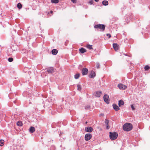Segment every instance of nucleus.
Listing matches in <instances>:
<instances>
[{"mask_svg":"<svg viewBox=\"0 0 150 150\" xmlns=\"http://www.w3.org/2000/svg\"><path fill=\"white\" fill-rule=\"evenodd\" d=\"M132 125L130 123H126L123 126V129L126 131H129L131 130L132 129Z\"/></svg>","mask_w":150,"mask_h":150,"instance_id":"obj_1","label":"nucleus"},{"mask_svg":"<svg viewBox=\"0 0 150 150\" xmlns=\"http://www.w3.org/2000/svg\"><path fill=\"white\" fill-rule=\"evenodd\" d=\"M105 26L104 25L98 24L95 25L94 26V28L97 29H100V31H103L105 29Z\"/></svg>","mask_w":150,"mask_h":150,"instance_id":"obj_2","label":"nucleus"},{"mask_svg":"<svg viewBox=\"0 0 150 150\" xmlns=\"http://www.w3.org/2000/svg\"><path fill=\"white\" fill-rule=\"evenodd\" d=\"M110 137L112 140H115L117 139L118 136V134L117 133L114 132H110Z\"/></svg>","mask_w":150,"mask_h":150,"instance_id":"obj_3","label":"nucleus"},{"mask_svg":"<svg viewBox=\"0 0 150 150\" xmlns=\"http://www.w3.org/2000/svg\"><path fill=\"white\" fill-rule=\"evenodd\" d=\"M92 137V135L91 134H86L85 136V139L86 141H88Z\"/></svg>","mask_w":150,"mask_h":150,"instance_id":"obj_4","label":"nucleus"},{"mask_svg":"<svg viewBox=\"0 0 150 150\" xmlns=\"http://www.w3.org/2000/svg\"><path fill=\"white\" fill-rule=\"evenodd\" d=\"M103 99L105 102L107 104H108L109 103V98L108 95H105L103 97Z\"/></svg>","mask_w":150,"mask_h":150,"instance_id":"obj_5","label":"nucleus"},{"mask_svg":"<svg viewBox=\"0 0 150 150\" xmlns=\"http://www.w3.org/2000/svg\"><path fill=\"white\" fill-rule=\"evenodd\" d=\"M102 93L101 91H98L95 92L93 93L94 96L97 97H99L101 95Z\"/></svg>","mask_w":150,"mask_h":150,"instance_id":"obj_6","label":"nucleus"},{"mask_svg":"<svg viewBox=\"0 0 150 150\" xmlns=\"http://www.w3.org/2000/svg\"><path fill=\"white\" fill-rule=\"evenodd\" d=\"M93 130V129L91 127H87L85 128V131L86 132H91Z\"/></svg>","mask_w":150,"mask_h":150,"instance_id":"obj_7","label":"nucleus"},{"mask_svg":"<svg viewBox=\"0 0 150 150\" xmlns=\"http://www.w3.org/2000/svg\"><path fill=\"white\" fill-rule=\"evenodd\" d=\"M117 86L120 89L124 90L127 88V86L122 84H118Z\"/></svg>","mask_w":150,"mask_h":150,"instance_id":"obj_8","label":"nucleus"},{"mask_svg":"<svg viewBox=\"0 0 150 150\" xmlns=\"http://www.w3.org/2000/svg\"><path fill=\"white\" fill-rule=\"evenodd\" d=\"M88 69L86 68H83L82 70V74L83 75H86L88 73Z\"/></svg>","mask_w":150,"mask_h":150,"instance_id":"obj_9","label":"nucleus"},{"mask_svg":"<svg viewBox=\"0 0 150 150\" xmlns=\"http://www.w3.org/2000/svg\"><path fill=\"white\" fill-rule=\"evenodd\" d=\"M113 47L115 51L117 50L119 48V45L117 43H113Z\"/></svg>","mask_w":150,"mask_h":150,"instance_id":"obj_10","label":"nucleus"},{"mask_svg":"<svg viewBox=\"0 0 150 150\" xmlns=\"http://www.w3.org/2000/svg\"><path fill=\"white\" fill-rule=\"evenodd\" d=\"M96 76V74L95 72L93 71H92L90 73L89 77L90 78H93L94 77Z\"/></svg>","mask_w":150,"mask_h":150,"instance_id":"obj_11","label":"nucleus"},{"mask_svg":"<svg viewBox=\"0 0 150 150\" xmlns=\"http://www.w3.org/2000/svg\"><path fill=\"white\" fill-rule=\"evenodd\" d=\"M113 108L115 110V111H117L120 110V108L116 104H114L112 105Z\"/></svg>","mask_w":150,"mask_h":150,"instance_id":"obj_12","label":"nucleus"},{"mask_svg":"<svg viewBox=\"0 0 150 150\" xmlns=\"http://www.w3.org/2000/svg\"><path fill=\"white\" fill-rule=\"evenodd\" d=\"M47 72L50 73H52L54 72V69L52 67H50L47 69Z\"/></svg>","mask_w":150,"mask_h":150,"instance_id":"obj_13","label":"nucleus"},{"mask_svg":"<svg viewBox=\"0 0 150 150\" xmlns=\"http://www.w3.org/2000/svg\"><path fill=\"white\" fill-rule=\"evenodd\" d=\"M35 131V128L34 127H31L29 129V131L31 133L34 132Z\"/></svg>","mask_w":150,"mask_h":150,"instance_id":"obj_14","label":"nucleus"},{"mask_svg":"<svg viewBox=\"0 0 150 150\" xmlns=\"http://www.w3.org/2000/svg\"><path fill=\"white\" fill-rule=\"evenodd\" d=\"M52 53L53 55H56L58 53V50L56 49H54L52 50Z\"/></svg>","mask_w":150,"mask_h":150,"instance_id":"obj_15","label":"nucleus"},{"mask_svg":"<svg viewBox=\"0 0 150 150\" xmlns=\"http://www.w3.org/2000/svg\"><path fill=\"white\" fill-rule=\"evenodd\" d=\"M105 124H106V125L107 126V127H106L107 129H108L109 128V127L108 125V123H109V121L108 120L106 119L105 120Z\"/></svg>","mask_w":150,"mask_h":150,"instance_id":"obj_16","label":"nucleus"},{"mask_svg":"<svg viewBox=\"0 0 150 150\" xmlns=\"http://www.w3.org/2000/svg\"><path fill=\"white\" fill-rule=\"evenodd\" d=\"M124 104V101L122 100L119 101L118 105L119 107L123 105Z\"/></svg>","mask_w":150,"mask_h":150,"instance_id":"obj_17","label":"nucleus"},{"mask_svg":"<svg viewBox=\"0 0 150 150\" xmlns=\"http://www.w3.org/2000/svg\"><path fill=\"white\" fill-rule=\"evenodd\" d=\"M79 50L81 53H83L86 52V49L83 48H81V49H79Z\"/></svg>","mask_w":150,"mask_h":150,"instance_id":"obj_18","label":"nucleus"},{"mask_svg":"<svg viewBox=\"0 0 150 150\" xmlns=\"http://www.w3.org/2000/svg\"><path fill=\"white\" fill-rule=\"evenodd\" d=\"M102 3L105 6H107L108 4V1H103L102 2Z\"/></svg>","mask_w":150,"mask_h":150,"instance_id":"obj_19","label":"nucleus"},{"mask_svg":"<svg viewBox=\"0 0 150 150\" xmlns=\"http://www.w3.org/2000/svg\"><path fill=\"white\" fill-rule=\"evenodd\" d=\"M150 69V67L148 65H146L144 67V69L145 71H147L149 69Z\"/></svg>","mask_w":150,"mask_h":150,"instance_id":"obj_20","label":"nucleus"},{"mask_svg":"<svg viewBox=\"0 0 150 150\" xmlns=\"http://www.w3.org/2000/svg\"><path fill=\"white\" fill-rule=\"evenodd\" d=\"M51 3L57 4L59 2V0H51Z\"/></svg>","mask_w":150,"mask_h":150,"instance_id":"obj_21","label":"nucleus"},{"mask_svg":"<svg viewBox=\"0 0 150 150\" xmlns=\"http://www.w3.org/2000/svg\"><path fill=\"white\" fill-rule=\"evenodd\" d=\"M17 7L19 9H21L22 8V4L20 3H19L17 4Z\"/></svg>","mask_w":150,"mask_h":150,"instance_id":"obj_22","label":"nucleus"},{"mask_svg":"<svg viewBox=\"0 0 150 150\" xmlns=\"http://www.w3.org/2000/svg\"><path fill=\"white\" fill-rule=\"evenodd\" d=\"M4 143V141L3 140H0V146H2L3 145Z\"/></svg>","mask_w":150,"mask_h":150,"instance_id":"obj_23","label":"nucleus"},{"mask_svg":"<svg viewBox=\"0 0 150 150\" xmlns=\"http://www.w3.org/2000/svg\"><path fill=\"white\" fill-rule=\"evenodd\" d=\"M17 125L19 126H21L22 125V122L18 121L17 123Z\"/></svg>","mask_w":150,"mask_h":150,"instance_id":"obj_24","label":"nucleus"},{"mask_svg":"<svg viewBox=\"0 0 150 150\" xmlns=\"http://www.w3.org/2000/svg\"><path fill=\"white\" fill-rule=\"evenodd\" d=\"M79 76H80V74H76L74 76V77L75 79H78L79 77Z\"/></svg>","mask_w":150,"mask_h":150,"instance_id":"obj_25","label":"nucleus"},{"mask_svg":"<svg viewBox=\"0 0 150 150\" xmlns=\"http://www.w3.org/2000/svg\"><path fill=\"white\" fill-rule=\"evenodd\" d=\"M86 47L90 50H91L93 48L92 45H87Z\"/></svg>","mask_w":150,"mask_h":150,"instance_id":"obj_26","label":"nucleus"},{"mask_svg":"<svg viewBox=\"0 0 150 150\" xmlns=\"http://www.w3.org/2000/svg\"><path fill=\"white\" fill-rule=\"evenodd\" d=\"M8 60L9 62H11L13 61V59L12 57H10L8 59Z\"/></svg>","mask_w":150,"mask_h":150,"instance_id":"obj_27","label":"nucleus"},{"mask_svg":"<svg viewBox=\"0 0 150 150\" xmlns=\"http://www.w3.org/2000/svg\"><path fill=\"white\" fill-rule=\"evenodd\" d=\"M78 89L79 90H80L81 89V87L80 85L78 84L77 85Z\"/></svg>","mask_w":150,"mask_h":150,"instance_id":"obj_28","label":"nucleus"},{"mask_svg":"<svg viewBox=\"0 0 150 150\" xmlns=\"http://www.w3.org/2000/svg\"><path fill=\"white\" fill-rule=\"evenodd\" d=\"M96 67L97 69H99L100 68V65L98 63H96Z\"/></svg>","mask_w":150,"mask_h":150,"instance_id":"obj_29","label":"nucleus"},{"mask_svg":"<svg viewBox=\"0 0 150 150\" xmlns=\"http://www.w3.org/2000/svg\"><path fill=\"white\" fill-rule=\"evenodd\" d=\"M90 108V106L88 105H87L86 106L85 108L86 109H89Z\"/></svg>","mask_w":150,"mask_h":150,"instance_id":"obj_30","label":"nucleus"},{"mask_svg":"<svg viewBox=\"0 0 150 150\" xmlns=\"http://www.w3.org/2000/svg\"><path fill=\"white\" fill-rule=\"evenodd\" d=\"M131 108L132 109V110H135V108L134 107L133 105H131Z\"/></svg>","mask_w":150,"mask_h":150,"instance_id":"obj_31","label":"nucleus"},{"mask_svg":"<svg viewBox=\"0 0 150 150\" xmlns=\"http://www.w3.org/2000/svg\"><path fill=\"white\" fill-rule=\"evenodd\" d=\"M106 35H107V36L108 37V38H110L111 37V35L110 34H109V33L107 34Z\"/></svg>","mask_w":150,"mask_h":150,"instance_id":"obj_32","label":"nucleus"},{"mask_svg":"<svg viewBox=\"0 0 150 150\" xmlns=\"http://www.w3.org/2000/svg\"><path fill=\"white\" fill-rule=\"evenodd\" d=\"M71 0L74 3H76L77 2L76 0Z\"/></svg>","mask_w":150,"mask_h":150,"instance_id":"obj_33","label":"nucleus"},{"mask_svg":"<svg viewBox=\"0 0 150 150\" xmlns=\"http://www.w3.org/2000/svg\"><path fill=\"white\" fill-rule=\"evenodd\" d=\"M93 0H91L89 2V3L90 4H93Z\"/></svg>","mask_w":150,"mask_h":150,"instance_id":"obj_34","label":"nucleus"},{"mask_svg":"<svg viewBox=\"0 0 150 150\" xmlns=\"http://www.w3.org/2000/svg\"><path fill=\"white\" fill-rule=\"evenodd\" d=\"M99 0H94V1L96 2H98Z\"/></svg>","mask_w":150,"mask_h":150,"instance_id":"obj_35","label":"nucleus"},{"mask_svg":"<svg viewBox=\"0 0 150 150\" xmlns=\"http://www.w3.org/2000/svg\"><path fill=\"white\" fill-rule=\"evenodd\" d=\"M50 13H53V11H50Z\"/></svg>","mask_w":150,"mask_h":150,"instance_id":"obj_36","label":"nucleus"},{"mask_svg":"<svg viewBox=\"0 0 150 150\" xmlns=\"http://www.w3.org/2000/svg\"><path fill=\"white\" fill-rule=\"evenodd\" d=\"M87 122H85L86 124H87Z\"/></svg>","mask_w":150,"mask_h":150,"instance_id":"obj_37","label":"nucleus"}]
</instances>
